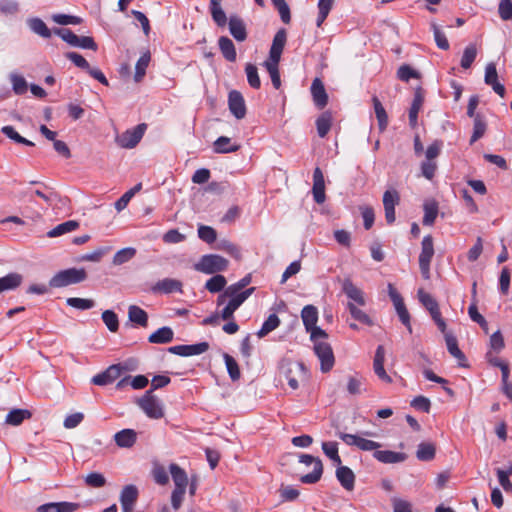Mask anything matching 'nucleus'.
Returning <instances> with one entry per match:
<instances>
[{"label":"nucleus","mask_w":512,"mask_h":512,"mask_svg":"<svg viewBox=\"0 0 512 512\" xmlns=\"http://www.w3.org/2000/svg\"><path fill=\"white\" fill-rule=\"evenodd\" d=\"M87 278V273L83 268H69L57 272L49 281V286L53 288L66 287L68 285L83 282Z\"/></svg>","instance_id":"1"},{"label":"nucleus","mask_w":512,"mask_h":512,"mask_svg":"<svg viewBox=\"0 0 512 512\" xmlns=\"http://www.w3.org/2000/svg\"><path fill=\"white\" fill-rule=\"evenodd\" d=\"M228 260L217 254L203 255L194 265V269L204 274H214L225 271L228 267Z\"/></svg>","instance_id":"2"},{"label":"nucleus","mask_w":512,"mask_h":512,"mask_svg":"<svg viewBox=\"0 0 512 512\" xmlns=\"http://www.w3.org/2000/svg\"><path fill=\"white\" fill-rule=\"evenodd\" d=\"M138 406L151 419H161L164 416L162 402L153 395V389H149L137 400Z\"/></svg>","instance_id":"3"},{"label":"nucleus","mask_w":512,"mask_h":512,"mask_svg":"<svg viewBox=\"0 0 512 512\" xmlns=\"http://www.w3.org/2000/svg\"><path fill=\"white\" fill-rule=\"evenodd\" d=\"M434 255L433 238L427 235L421 243V253L419 255V267L422 277L426 280L430 278V263Z\"/></svg>","instance_id":"4"},{"label":"nucleus","mask_w":512,"mask_h":512,"mask_svg":"<svg viewBox=\"0 0 512 512\" xmlns=\"http://www.w3.org/2000/svg\"><path fill=\"white\" fill-rule=\"evenodd\" d=\"M300 463L306 466H313L311 473H307L300 477V481L304 484H315L321 479L323 473V464L319 458L309 454H302L299 458Z\"/></svg>","instance_id":"5"},{"label":"nucleus","mask_w":512,"mask_h":512,"mask_svg":"<svg viewBox=\"0 0 512 512\" xmlns=\"http://www.w3.org/2000/svg\"><path fill=\"white\" fill-rule=\"evenodd\" d=\"M337 436L348 446H355L362 451H377L382 445L356 434L338 432Z\"/></svg>","instance_id":"6"},{"label":"nucleus","mask_w":512,"mask_h":512,"mask_svg":"<svg viewBox=\"0 0 512 512\" xmlns=\"http://www.w3.org/2000/svg\"><path fill=\"white\" fill-rule=\"evenodd\" d=\"M280 373L287 379L288 385L293 390H296L299 387L298 380L296 378V374L301 373L305 374V366L301 362H291L284 360L280 363L279 366Z\"/></svg>","instance_id":"7"},{"label":"nucleus","mask_w":512,"mask_h":512,"mask_svg":"<svg viewBox=\"0 0 512 512\" xmlns=\"http://www.w3.org/2000/svg\"><path fill=\"white\" fill-rule=\"evenodd\" d=\"M314 352L320 361V369L323 373L329 372L335 363L333 350L328 342H316Z\"/></svg>","instance_id":"8"},{"label":"nucleus","mask_w":512,"mask_h":512,"mask_svg":"<svg viewBox=\"0 0 512 512\" xmlns=\"http://www.w3.org/2000/svg\"><path fill=\"white\" fill-rule=\"evenodd\" d=\"M146 129L145 124H139L117 136L116 142L122 148H134L142 139Z\"/></svg>","instance_id":"9"},{"label":"nucleus","mask_w":512,"mask_h":512,"mask_svg":"<svg viewBox=\"0 0 512 512\" xmlns=\"http://www.w3.org/2000/svg\"><path fill=\"white\" fill-rule=\"evenodd\" d=\"M400 202L399 193L392 189L385 191L383 195V205L385 211V219L388 224H392L395 221V206Z\"/></svg>","instance_id":"10"},{"label":"nucleus","mask_w":512,"mask_h":512,"mask_svg":"<svg viewBox=\"0 0 512 512\" xmlns=\"http://www.w3.org/2000/svg\"><path fill=\"white\" fill-rule=\"evenodd\" d=\"M209 349L207 342H200L191 345H176L169 347L168 351L172 354L179 355L182 357L200 355L205 353Z\"/></svg>","instance_id":"11"},{"label":"nucleus","mask_w":512,"mask_h":512,"mask_svg":"<svg viewBox=\"0 0 512 512\" xmlns=\"http://www.w3.org/2000/svg\"><path fill=\"white\" fill-rule=\"evenodd\" d=\"M484 82L486 85L490 86L493 91L500 97L503 98L505 96L506 90L504 85L498 81V73L495 63L490 62L486 65Z\"/></svg>","instance_id":"12"},{"label":"nucleus","mask_w":512,"mask_h":512,"mask_svg":"<svg viewBox=\"0 0 512 512\" xmlns=\"http://www.w3.org/2000/svg\"><path fill=\"white\" fill-rule=\"evenodd\" d=\"M287 40V34L285 29L277 31L273 38V42L269 51L268 62H280L281 55Z\"/></svg>","instance_id":"13"},{"label":"nucleus","mask_w":512,"mask_h":512,"mask_svg":"<svg viewBox=\"0 0 512 512\" xmlns=\"http://www.w3.org/2000/svg\"><path fill=\"white\" fill-rule=\"evenodd\" d=\"M228 106L230 112L237 118L243 119L246 115V105L242 94L232 90L228 95Z\"/></svg>","instance_id":"14"},{"label":"nucleus","mask_w":512,"mask_h":512,"mask_svg":"<svg viewBox=\"0 0 512 512\" xmlns=\"http://www.w3.org/2000/svg\"><path fill=\"white\" fill-rule=\"evenodd\" d=\"M312 194L316 203L322 204L325 202L326 195L324 175L319 167H316L313 172Z\"/></svg>","instance_id":"15"},{"label":"nucleus","mask_w":512,"mask_h":512,"mask_svg":"<svg viewBox=\"0 0 512 512\" xmlns=\"http://www.w3.org/2000/svg\"><path fill=\"white\" fill-rule=\"evenodd\" d=\"M138 498V489L135 485H126L120 494V502L123 512H132Z\"/></svg>","instance_id":"16"},{"label":"nucleus","mask_w":512,"mask_h":512,"mask_svg":"<svg viewBox=\"0 0 512 512\" xmlns=\"http://www.w3.org/2000/svg\"><path fill=\"white\" fill-rule=\"evenodd\" d=\"M151 291L153 293H163L170 294L173 292H182V283L181 281L173 278H165L156 282Z\"/></svg>","instance_id":"17"},{"label":"nucleus","mask_w":512,"mask_h":512,"mask_svg":"<svg viewBox=\"0 0 512 512\" xmlns=\"http://www.w3.org/2000/svg\"><path fill=\"white\" fill-rule=\"evenodd\" d=\"M342 290L350 299V302H353L355 305L365 306L366 300L363 291L355 286L350 279L343 281Z\"/></svg>","instance_id":"18"},{"label":"nucleus","mask_w":512,"mask_h":512,"mask_svg":"<svg viewBox=\"0 0 512 512\" xmlns=\"http://www.w3.org/2000/svg\"><path fill=\"white\" fill-rule=\"evenodd\" d=\"M384 360H385V349L382 345H379L376 349L374 361H373V369L375 374L384 382L391 383V377L386 373L384 369Z\"/></svg>","instance_id":"19"},{"label":"nucleus","mask_w":512,"mask_h":512,"mask_svg":"<svg viewBox=\"0 0 512 512\" xmlns=\"http://www.w3.org/2000/svg\"><path fill=\"white\" fill-rule=\"evenodd\" d=\"M373 456L376 460L385 464L401 463L407 459L405 453L390 450H377L374 452Z\"/></svg>","instance_id":"20"},{"label":"nucleus","mask_w":512,"mask_h":512,"mask_svg":"<svg viewBox=\"0 0 512 512\" xmlns=\"http://www.w3.org/2000/svg\"><path fill=\"white\" fill-rule=\"evenodd\" d=\"M79 508V504L72 502H51L40 505L38 512H74Z\"/></svg>","instance_id":"21"},{"label":"nucleus","mask_w":512,"mask_h":512,"mask_svg":"<svg viewBox=\"0 0 512 512\" xmlns=\"http://www.w3.org/2000/svg\"><path fill=\"white\" fill-rule=\"evenodd\" d=\"M336 477L342 487L348 491L353 490L355 483L354 472L347 466L337 465Z\"/></svg>","instance_id":"22"},{"label":"nucleus","mask_w":512,"mask_h":512,"mask_svg":"<svg viewBox=\"0 0 512 512\" xmlns=\"http://www.w3.org/2000/svg\"><path fill=\"white\" fill-rule=\"evenodd\" d=\"M311 93L314 103L317 107L323 108L327 105L328 95L322 81L319 78L313 80L311 85Z\"/></svg>","instance_id":"23"},{"label":"nucleus","mask_w":512,"mask_h":512,"mask_svg":"<svg viewBox=\"0 0 512 512\" xmlns=\"http://www.w3.org/2000/svg\"><path fill=\"white\" fill-rule=\"evenodd\" d=\"M443 334L449 353L458 360L460 366L466 367V357L464 353L459 349L456 337L446 331Z\"/></svg>","instance_id":"24"},{"label":"nucleus","mask_w":512,"mask_h":512,"mask_svg":"<svg viewBox=\"0 0 512 512\" xmlns=\"http://www.w3.org/2000/svg\"><path fill=\"white\" fill-rule=\"evenodd\" d=\"M169 471L172 477V480L175 484V490H184L186 491L188 485V476L187 473L177 464L172 463L169 466Z\"/></svg>","instance_id":"25"},{"label":"nucleus","mask_w":512,"mask_h":512,"mask_svg":"<svg viewBox=\"0 0 512 512\" xmlns=\"http://www.w3.org/2000/svg\"><path fill=\"white\" fill-rule=\"evenodd\" d=\"M424 102V94L421 88H417L414 93L413 102L409 109V123L411 127L417 125L418 113Z\"/></svg>","instance_id":"26"},{"label":"nucleus","mask_w":512,"mask_h":512,"mask_svg":"<svg viewBox=\"0 0 512 512\" xmlns=\"http://www.w3.org/2000/svg\"><path fill=\"white\" fill-rule=\"evenodd\" d=\"M229 31L239 42H242L247 38L245 24L243 20L236 15L231 16L229 19Z\"/></svg>","instance_id":"27"},{"label":"nucleus","mask_w":512,"mask_h":512,"mask_svg":"<svg viewBox=\"0 0 512 512\" xmlns=\"http://www.w3.org/2000/svg\"><path fill=\"white\" fill-rule=\"evenodd\" d=\"M137 439V433L133 429H123L114 435L117 446L121 448L132 447Z\"/></svg>","instance_id":"28"},{"label":"nucleus","mask_w":512,"mask_h":512,"mask_svg":"<svg viewBox=\"0 0 512 512\" xmlns=\"http://www.w3.org/2000/svg\"><path fill=\"white\" fill-rule=\"evenodd\" d=\"M23 281V276L19 273H9L0 278V294L5 291L15 290Z\"/></svg>","instance_id":"29"},{"label":"nucleus","mask_w":512,"mask_h":512,"mask_svg":"<svg viewBox=\"0 0 512 512\" xmlns=\"http://www.w3.org/2000/svg\"><path fill=\"white\" fill-rule=\"evenodd\" d=\"M174 332L170 327L164 326L152 333L148 341L153 344H166L173 340Z\"/></svg>","instance_id":"30"},{"label":"nucleus","mask_w":512,"mask_h":512,"mask_svg":"<svg viewBox=\"0 0 512 512\" xmlns=\"http://www.w3.org/2000/svg\"><path fill=\"white\" fill-rule=\"evenodd\" d=\"M240 148L238 144H232L231 139L226 136H221L217 138L213 143V150L215 153L225 154L236 152Z\"/></svg>","instance_id":"31"},{"label":"nucleus","mask_w":512,"mask_h":512,"mask_svg":"<svg viewBox=\"0 0 512 512\" xmlns=\"http://www.w3.org/2000/svg\"><path fill=\"white\" fill-rule=\"evenodd\" d=\"M128 318L132 323L141 327H146L148 325V314L137 305L129 306Z\"/></svg>","instance_id":"32"},{"label":"nucleus","mask_w":512,"mask_h":512,"mask_svg":"<svg viewBox=\"0 0 512 512\" xmlns=\"http://www.w3.org/2000/svg\"><path fill=\"white\" fill-rule=\"evenodd\" d=\"M218 45L222 55L226 60L230 62H234L236 60V49L230 38L226 36L220 37L218 40Z\"/></svg>","instance_id":"33"},{"label":"nucleus","mask_w":512,"mask_h":512,"mask_svg":"<svg viewBox=\"0 0 512 512\" xmlns=\"http://www.w3.org/2000/svg\"><path fill=\"white\" fill-rule=\"evenodd\" d=\"M31 416V412L27 409H13L7 414L5 423L11 426H18L24 420L30 419Z\"/></svg>","instance_id":"34"},{"label":"nucleus","mask_w":512,"mask_h":512,"mask_svg":"<svg viewBox=\"0 0 512 512\" xmlns=\"http://www.w3.org/2000/svg\"><path fill=\"white\" fill-rule=\"evenodd\" d=\"M424 217L423 224L431 226L438 215V203L435 200H427L423 205Z\"/></svg>","instance_id":"35"},{"label":"nucleus","mask_w":512,"mask_h":512,"mask_svg":"<svg viewBox=\"0 0 512 512\" xmlns=\"http://www.w3.org/2000/svg\"><path fill=\"white\" fill-rule=\"evenodd\" d=\"M27 24L33 33L43 38H49L51 36V30L42 19L38 17L29 18Z\"/></svg>","instance_id":"36"},{"label":"nucleus","mask_w":512,"mask_h":512,"mask_svg":"<svg viewBox=\"0 0 512 512\" xmlns=\"http://www.w3.org/2000/svg\"><path fill=\"white\" fill-rule=\"evenodd\" d=\"M303 324L306 329H311L317 324L318 310L313 305H306L301 312Z\"/></svg>","instance_id":"37"},{"label":"nucleus","mask_w":512,"mask_h":512,"mask_svg":"<svg viewBox=\"0 0 512 512\" xmlns=\"http://www.w3.org/2000/svg\"><path fill=\"white\" fill-rule=\"evenodd\" d=\"M78 227H79V223L77 221L69 220V221L61 223V224L57 225L56 227H54L53 229H51L47 233V236L50 238L58 237L63 234L72 232V231L76 230Z\"/></svg>","instance_id":"38"},{"label":"nucleus","mask_w":512,"mask_h":512,"mask_svg":"<svg viewBox=\"0 0 512 512\" xmlns=\"http://www.w3.org/2000/svg\"><path fill=\"white\" fill-rule=\"evenodd\" d=\"M9 80L12 86V90L16 95H23L28 90V83L26 79L18 73H10Z\"/></svg>","instance_id":"39"},{"label":"nucleus","mask_w":512,"mask_h":512,"mask_svg":"<svg viewBox=\"0 0 512 512\" xmlns=\"http://www.w3.org/2000/svg\"><path fill=\"white\" fill-rule=\"evenodd\" d=\"M332 125V115L326 111L322 113L316 120L317 133L319 137L324 138Z\"/></svg>","instance_id":"40"},{"label":"nucleus","mask_w":512,"mask_h":512,"mask_svg":"<svg viewBox=\"0 0 512 512\" xmlns=\"http://www.w3.org/2000/svg\"><path fill=\"white\" fill-rule=\"evenodd\" d=\"M372 102H373L376 118L378 120L379 129H380V131H384L388 125V115H387L382 103L376 96H374L372 98Z\"/></svg>","instance_id":"41"},{"label":"nucleus","mask_w":512,"mask_h":512,"mask_svg":"<svg viewBox=\"0 0 512 512\" xmlns=\"http://www.w3.org/2000/svg\"><path fill=\"white\" fill-rule=\"evenodd\" d=\"M280 325V319L276 314H270L268 318L264 321L262 327L257 332V336L259 338H263L268 335L270 332L275 330Z\"/></svg>","instance_id":"42"},{"label":"nucleus","mask_w":512,"mask_h":512,"mask_svg":"<svg viewBox=\"0 0 512 512\" xmlns=\"http://www.w3.org/2000/svg\"><path fill=\"white\" fill-rule=\"evenodd\" d=\"M226 284V278L223 275L216 274L206 281L205 288L210 293H218L225 288Z\"/></svg>","instance_id":"43"},{"label":"nucleus","mask_w":512,"mask_h":512,"mask_svg":"<svg viewBox=\"0 0 512 512\" xmlns=\"http://www.w3.org/2000/svg\"><path fill=\"white\" fill-rule=\"evenodd\" d=\"M435 451L432 443L422 442L418 445L416 456L420 461H430L435 457Z\"/></svg>","instance_id":"44"},{"label":"nucleus","mask_w":512,"mask_h":512,"mask_svg":"<svg viewBox=\"0 0 512 512\" xmlns=\"http://www.w3.org/2000/svg\"><path fill=\"white\" fill-rule=\"evenodd\" d=\"M347 309L349 310L351 316L368 326L373 325L372 319L369 317L368 314H366L363 310H361L359 307H357L353 302H348Z\"/></svg>","instance_id":"45"},{"label":"nucleus","mask_w":512,"mask_h":512,"mask_svg":"<svg viewBox=\"0 0 512 512\" xmlns=\"http://www.w3.org/2000/svg\"><path fill=\"white\" fill-rule=\"evenodd\" d=\"M487 124L480 115H476L473 123V133L470 139V144L475 143L482 138L486 132Z\"/></svg>","instance_id":"46"},{"label":"nucleus","mask_w":512,"mask_h":512,"mask_svg":"<svg viewBox=\"0 0 512 512\" xmlns=\"http://www.w3.org/2000/svg\"><path fill=\"white\" fill-rule=\"evenodd\" d=\"M322 450L324 454L334 462V464L340 465L342 463V460L338 453V444L336 442H323Z\"/></svg>","instance_id":"47"},{"label":"nucleus","mask_w":512,"mask_h":512,"mask_svg":"<svg viewBox=\"0 0 512 512\" xmlns=\"http://www.w3.org/2000/svg\"><path fill=\"white\" fill-rule=\"evenodd\" d=\"M142 188V184L138 183L133 188L125 192L116 202H115V209L120 212L123 209H125L129 203V201L132 199V197L140 191Z\"/></svg>","instance_id":"48"},{"label":"nucleus","mask_w":512,"mask_h":512,"mask_svg":"<svg viewBox=\"0 0 512 512\" xmlns=\"http://www.w3.org/2000/svg\"><path fill=\"white\" fill-rule=\"evenodd\" d=\"M136 254V249L132 247L123 248L115 253L112 263L114 265H122L130 261Z\"/></svg>","instance_id":"49"},{"label":"nucleus","mask_w":512,"mask_h":512,"mask_svg":"<svg viewBox=\"0 0 512 512\" xmlns=\"http://www.w3.org/2000/svg\"><path fill=\"white\" fill-rule=\"evenodd\" d=\"M477 56V48L475 44H469L464 49L460 65L463 69H469L476 59Z\"/></svg>","instance_id":"50"},{"label":"nucleus","mask_w":512,"mask_h":512,"mask_svg":"<svg viewBox=\"0 0 512 512\" xmlns=\"http://www.w3.org/2000/svg\"><path fill=\"white\" fill-rule=\"evenodd\" d=\"M245 73L249 85L254 89H259L261 86V81L257 67L252 63H247L245 66Z\"/></svg>","instance_id":"51"},{"label":"nucleus","mask_w":512,"mask_h":512,"mask_svg":"<svg viewBox=\"0 0 512 512\" xmlns=\"http://www.w3.org/2000/svg\"><path fill=\"white\" fill-rule=\"evenodd\" d=\"M1 132L7 136L9 139L13 140L18 144H23L26 146H34V143L30 140L22 137L12 126H3L1 128Z\"/></svg>","instance_id":"52"},{"label":"nucleus","mask_w":512,"mask_h":512,"mask_svg":"<svg viewBox=\"0 0 512 512\" xmlns=\"http://www.w3.org/2000/svg\"><path fill=\"white\" fill-rule=\"evenodd\" d=\"M217 249L225 251L233 258L239 260L241 258V252L237 245L230 242L229 240L222 239L217 243Z\"/></svg>","instance_id":"53"},{"label":"nucleus","mask_w":512,"mask_h":512,"mask_svg":"<svg viewBox=\"0 0 512 512\" xmlns=\"http://www.w3.org/2000/svg\"><path fill=\"white\" fill-rule=\"evenodd\" d=\"M150 62V55L143 54L137 61L135 66L134 80L140 82L146 73V69Z\"/></svg>","instance_id":"54"},{"label":"nucleus","mask_w":512,"mask_h":512,"mask_svg":"<svg viewBox=\"0 0 512 512\" xmlns=\"http://www.w3.org/2000/svg\"><path fill=\"white\" fill-rule=\"evenodd\" d=\"M68 306L78 310H88L95 306V302L92 299L71 297L66 300Z\"/></svg>","instance_id":"55"},{"label":"nucleus","mask_w":512,"mask_h":512,"mask_svg":"<svg viewBox=\"0 0 512 512\" xmlns=\"http://www.w3.org/2000/svg\"><path fill=\"white\" fill-rule=\"evenodd\" d=\"M279 62H264V67L268 71L272 84L275 89H279L281 86L280 73L278 68Z\"/></svg>","instance_id":"56"},{"label":"nucleus","mask_w":512,"mask_h":512,"mask_svg":"<svg viewBox=\"0 0 512 512\" xmlns=\"http://www.w3.org/2000/svg\"><path fill=\"white\" fill-rule=\"evenodd\" d=\"M102 320H103L104 324L106 325V327L109 329V331L116 332L118 330V328H119L118 316L116 315V313L114 311L105 310L102 313Z\"/></svg>","instance_id":"57"},{"label":"nucleus","mask_w":512,"mask_h":512,"mask_svg":"<svg viewBox=\"0 0 512 512\" xmlns=\"http://www.w3.org/2000/svg\"><path fill=\"white\" fill-rule=\"evenodd\" d=\"M224 361L230 378L235 381L240 378V369L236 360L229 354H224Z\"/></svg>","instance_id":"58"},{"label":"nucleus","mask_w":512,"mask_h":512,"mask_svg":"<svg viewBox=\"0 0 512 512\" xmlns=\"http://www.w3.org/2000/svg\"><path fill=\"white\" fill-rule=\"evenodd\" d=\"M198 237L208 243L211 244L216 241L217 233L214 228L206 225H200L198 227Z\"/></svg>","instance_id":"59"},{"label":"nucleus","mask_w":512,"mask_h":512,"mask_svg":"<svg viewBox=\"0 0 512 512\" xmlns=\"http://www.w3.org/2000/svg\"><path fill=\"white\" fill-rule=\"evenodd\" d=\"M155 482L159 485H166L169 482L168 473L163 465L155 464L152 470Z\"/></svg>","instance_id":"60"},{"label":"nucleus","mask_w":512,"mask_h":512,"mask_svg":"<svg viewBox=\"0 0 512 512\" xmlns=\"http://www.w3.org/2000/svg\"><path fill=\"white\" fill-rule=\"evenodd\" d=\"M85 483L93 488H101L106 485V478L101 473L92 472L85 477Z\"/></svg>","instance_id":"61"},{"label":"nucleus","mask_w":512,"mask_h":512,"mask_svg":"<svg viewBox=\"0 0 512 512\" xmlns=\"http://www.w3.org/2000/svg\"><path fill=\"white\" fill-rule=\"evenodd\" d=\"M54 33L62 38L63 41L67 42L69 45L75 47L78 41V35H76L73 31L67 28L55 29Z\"/></svg>","instance_id":"62"},{"label":"nucleus","mask_w":512,"mask_h":512,"mask_svg":"<svg viewBox=\"0 0 512 512\" xmlns=\"http://www.w3.org/2000/svg\"><path fill=\"white\" fill-rule=\"evenodd\" d=\"M418 298L422 305L428 310H433L438 306L437 301L423 289L418 290Z\"/></svg>","instance_id":"63"},{"label":"nucleus","mask_w":512,"mask_h":512,"mask_svg":"<svg viewBox=\"0 0 512 512\" xmlns=\"http://www.w3.org/2000/svg\"><path fill=\"white\" fill-rule=\"evenodd\" d=\"M499 16L502 20L507 21L512 19V1L500 0L498 6Z\"/></svg>","instance_id":"64"}]
</instances>
